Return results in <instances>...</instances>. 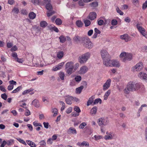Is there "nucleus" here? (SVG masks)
Wrapping results in <instances>:
<instances>
[{
  "mask_svg": "<svg viewBox=\"0 0 147 147\" xmlns=\"http://www.w3.org/2000/svg\"><path fill=\"white\" fill-rule=\"evenodd\" d=\"M79 64L78 63H74L73 61H69L67 62L65 65V69L66 73L70 75L75 71L78 68Z\"/></svg>",
  "mask_w": 147,
  "mask_h": 147,
  "instance_id": "1",
  "label": "nucleus"
},
{
  "mask_svg": "<svg viewBox=\"0 0 147 147\" xmlns=\"http://www.w3.org/2000/svg\"><path fill=\"white\" fill-rule=\"evenodd\" d=\"M143 85L141 83H136L130 82L128 83L127 86V89L124 90V93L128 94L129 91H134L138 90Z\"/></svg>",
  "mask_w": 147,
  "mask_h": 147,
  "instance_id": "2",
  "label": "nucleus"
},
{
  "mask_svg": "<svg viewBox=\"0 0 147 147\" xmlns=\"http://www.w3.org/2000/svg\"><path fill=\"white\" fill-rule=\"evenodd\" d=\"M119 57L121 61L123 62L130 61L132 59V55L131 53L124 51L122 52Z\"/></svg>",
  "mask_w": 147,
  "mask_h": 147,
  "instance_id": "3",
  "label": "nucleus"
},
{
  "mask_svg": "<svg viewBox=\"0 0 147 147\" xmlns=\"http://www.w3.org/2000/svg\"><path fill=\"white\" fill-rule=\"evenodd\" d=\"M91 56V53L88 52L84 53L80 55L78 58V61L81 64L86 63L90 59Z\"/></svg>",
  "mask_w": 147,
  "mask_h": 147,
  "instance_id": "4",
  "label": "nucleus"
},
{
  "mask_svg": "<svg viewBox=\"0 0 147 147\" xmlns=\"http://www.w3.org/2000/svg\"><path fill=\"white\" fill-rule=\"evenodd\" d=\"M143 67V63L139 62L132 67V70L134 72L139 71L142 69Z\"/></svg>",
  "mask_w": 147,
  "mask_h": 147,
  "instance_id": "5",
  "label": "nucleus"
},
{
  "mask_svg": "<svg viewBox=\"0 0 147 147\" xmlns=\"http://www.w3.org/2000/svg\"><path fill=\"white\" fill-rule=\"evenodd\" d=\"M97 123L99 126L101 127L107 125L109 121L107 119L102 117L98 119Z\"/></svg>",
  "mask_w": 147,
  "mask_h": 147,
  "instance_id": "6",
  "label": "nucleus"
},
{
  "mask_svg": "<svg viewBox=\"0 0 147 147\" xmlns=\"http://www.w3.org/2000/svg\"><path fill=\"white\" fill-rule=\"evenodd\" d=\"M84 46L88 49H91L93 46L92 42L90 41L89 38L88 37L85 38L83 43Z\"/></svg>",
  "mask_w": 147,
  "mask_h": 147,
  "instance_id": "7",
  "label": "nucleus"
},
{
  "mask_svg": "<svg viewBox=\"0 0 147 147\" xmlns=\"http://www.w3.org/2000/svg\"><path fill=\"white\" fill-rule=\"evenodd\" d=\"M111 80L110 79H108L103 84L102 89L104 91L107 90L110 86Z\"/></svg>",
  "mask_w": 147,
  "mask_h": 147,
  "instance_id": "8",
  "label": "nucleus"
},
{
  "mask_svg": "<svg viewBox=\"0 0 147 147\" xmlns=\"http://www.w3.org/2000/svg\"><path fill=\"white\" fill-rule=\"evenodd\" d=\"M100 53L103 60H105L109 57V54L105 49L102 50Z\"/></svg>",
  "mask_w": 147,
  "mask_h": 147,
  "instance_id": "9",
  "label": "nucleus"
},
{
  "mask_svg": "<svg viewBox=\"0 0 147 147\" xmlns=\"http://www.w3.org/2000/svg\"><path fill=\"white\" fill-rule=\"evenodd\" d=\"M51 0H44L43 3L46 4V8L49 11H51L52 9V6L51 4Z\"/></svg>",
  "mask_w": 147,
  "mask_h": 147,
  "instance_id": "10",
  "label": "nucleus"
},
{
  "mask_svg": "<svg viewBox=\"0 0 147 147\" xmlns=\"http://www.w3.org/2000/svg\"><path fill=\"white\" fill-rule=\"evenodd\" d=\"M64 64V62L59 63L58 65L53 67L52 70L53 71H55L61 69Z\"/></svg>",
  "mask_w": 147,
  "mask_h": 147,
  "instance_id": "11",
  "label": "nucleus"
},
{
  "mask_svg": "<svg viewBox=\"0 0 147 147\" xmlns=\"http://www.w3.org/2000/svg\"><path fill=\"white\" fill-rule=\"evenodd\" d=\"M86 37H74L73 40L75 43H83L85 38Z\"/></svg>",
  "mask_w": 147,
  "mask_h": 147,
  "instance_id": "12",
  "label": "nucleus"
},
{
  "mask_svg": "<svg viewBox=\"0 0 147 147\" xmlns=\"http://www.w3.org/2000/svg\"><path fill=\"white\" fill-rule=\"evenodd\" d=\"M138 76L139 78L142 80H147V74L144 72H140L138 74Z\"/></svg>",
  "mask_w": 147,
  "mask_h": 147,
  "instance_id": "13",
  "label": "nucleus"
},
{
  "mask_svg": "<svg viewBox=\"0 0 147 147\" xmlns=\"http://www.w3.org/2000/svg\"><path fill=\"white\" fill-rule=\"evenodd\" d=\"M112 63V60L107 58L103 60V64L106 67H111Z\"/></svg>",
  "mask_w": 147,
  "mask_h": 147,
  "instance_id": "14",
  "label": "nucleus"
},
{
  "mask_svg": "<svg viewBox=\"0 0 147 147\" xmlns=\"http://www.w3.org/2000/svg\"><path fill=\"white\" fill-rule=\"evenodd\" d=\"M88 70V67L84 65L80 68L79 72L80 74H84L86 73Z\"/></svg>",
  "mask_w": 147,
  "mask_h": 147,
  "instance_id": "15",
  "label": "nucleus"
},
{
  "mask_svg": "<svg viewBox=\"0 0 147 147\" xmlns=\"http://www.w3.org/2000/svg\"><path fill=\"white\" fill-rule=\"evenodd\" d=\"M137 27L138 31L142 35L144 36H145L146 34L145 29L142 27L140 26L139 25L137 24Z\"/></svg>",
  "mask_w": 147,
  "mask_h": 147,
  "instance_id": "16",
  "label": "nucleus"
},
{
  "mask_svg": "<svg viewBox=\"0 0 147 147\" xmlns=\"http://www.w3.org/2000/svg\"><path fill=\"white\" fill-rule=\"evenodd\" d=\"M137 27L138 31L142 35L144 36H145L146 34L145 29L142 27L140 26L139 25L137 24Z\"/></svg>",
  "mask_w": 147,
  "mask_h": 147,
  "instance_id": "17",
  "label": "nucleus"
},
{
  "mask_svg": "<svg viewBox=\"0 0 147 147\" xmlns=\"http://www.w3.org/2000/svg\"><path fill=\"white\" fill-rule=\"evenodd\" d=\"M112 67H119L120 66L119 61L116 60H112Z\"/></svg>",
  "mask_w": 147,
  "mask_h": 147,
  "instance_id": "18",
  "label": "nucleus"
},
{
  "mask_svg": "<svg viewBox=\"0 0 147 147\" xmlns=\"http://www.w3.org/2000/svg\"><path fill=\"white\" fill-rule=\"evenodd\" d=\"M65 99L66 103L70 105L72 103V101L74 99V98L71 96H65Z\"/></svg>",
  "mask_w": 147,
  "mask_h": 147,
  "instance_id": "19",
  "label": "nucleus"
},
{
  "mask_svg": "<svg viewBox=\"0 0 147 147\" xmlns=\"http://www.w3.org/2000/svg\"><path fill=\"white\" fill-rule=\"evenodd\" d=\"M96 17V13L94 12H92L90 13L88 16V18L91 20H94Z\"/></svg>",
  "mask_w": 147,
  "mask_h": 147,
  "instance_id": "20",
  "label": "nucleus"
},
{
  "mask_svg": "<svg viewBox=\"0 0 147 147\" xmlns=\"http://www.w3.org/2000/svg\"><path fill=\"white\" fill-rule=\"evenodd\" d=\"M114 136L115 135L114 134L110 133L109 135L105 136L104 138L106 140H111L113 138Z\"/></svg>",
  "mask_w": 147,
  "mask_h": 147,
  "instance_id": "21",
  "label": "nucleus"
},
{
  "mask_svg": "<svg viewBox=\"0 0 147 147\" xmlns=\"http://www.w3.org/2000/svg\"><path fill=\"white\" fill-rule=\"evenodd\" d=\"M68 132L70 134H76L77 132L75 128L71 127L69 128L68 131Z\"/></svg>",
  "mask_w": 147,
  "mask_h": 147,
  "instance_id": "22",
  "label": "nucleus"
},
{
  "mask_svg": "<svg viewBox=\"0 0 147 147\" xmlns=\"http://www.w3.org/2000/svg\"><path fill=\"white\" fill-rule=\"evenodd\" d=\"M34 90V89L33 88H30L29 89H27L23 91L22 92V94L23 95H26L29 93H30V92Z\"/></svg>",
  "mask_w": 147,
  "mask_h": 147,
  "instance_id": "23",
  "label": "nucleus"
},
{
  "mask_svg": "<svg viewBox=\"0 0 147 147\" xmlns=\"http://www.w3.org/2000/svg\"><path fill=\"white\" fill-rule=\"evenodd\" d=\"M77 145L80 146H89V143L86 141H83L82 143H81L80 142H78L77 143Z\"/></svg>",
  "mask_w": 147,
  "mask_h": 147,
  "instance_id": "24",
  "label": "nucleus"
},
{
  "mask_svg": "<svg viewBox=\"0 0 147 147\" xmlns=\"http://www.w3.org/2000/svg\"><path fill=\"white\" fill-rule=\"evenodd\" d=\"M84 88L83 86H81L80 87L76 88V93L77 94H80L82 92Z\"/></svg>",
  "mask_w": 147,
  "mask_h": 147,
  "instance_id": "25",
  "label": "nucleus"
},
{
  "mask_svg": "<svg viewBox=\"0 0 147 147\" xmlns=\"http://www.w3.org/2000/svg\"><path fill=\"white\" fill-rule=\"evenodd\" d=\"M32 105L36 107H38L40 106L38 101L37 99H34L32 102Z\"/></svg>",
  "mask_w": 147,
  "mask_h": 147,
  "instance_id": "26",
  "label": "nucleus"
},
{
  "mask_svg": "<svg viewBox=\"0 0 147 147\" xmlns=\"http://www.w3.org/2000/svg\"><path fill=\"white\" fill-rule=\"evenodd\" d=\"M58 76L60 79L61 80H64L65 77V74L64 72L60 71L58 73Z\"/></svg>",
  "mask_w": 147,
  "mask_h": 147,
  "instance_id": "27",
  "label": "nucleus"
},
{
  "mask_svg": "<svg viewBox=\"0 0 147 147\" xmlns=\"http://www.w3.org/2000/svg\"><path fill=\"white\" fill-rule=\"evenodd\" d=\"M36 14L33 12H30L28 14V17L31 20L34 19L36 17Z\"/></svg>",
  "mask_w": 147,
  "mask_h": 147,
  "instance_id": "28",
  "label": "nucleus"
},
{
  "mask_svg": "<svg viewBox=\"0 0 147 147\" xmlns=\"http://www.w3.org/2000/svg\"><path fill=\"white\" fill-rule=\"evenodd\" d=\"M57 55L58 58L61 59L64 56V52L62 51H59L57 53Z\"/></svg>",
  "mask_w": 147,
  "mask_h": 147,
  "instance_id": "29",
  "label": "nucleus"
},
{
  "mask_svg": "<svg viewBox=\"0 0 147 147\" xmlns=\"http://www.w3.org/2000/svg\"><path fill=\"white\" fill-rule=\"evenodd\" d=\"M27 143L31 147H36V145L34 142L29 140H26Z\"/></svg>",
  "mask_w": 147,
  "mask_h": 147,
  "instance_id": "30",
  "label": "nucleus"
},
{
  "mask_svg": "<svg viewBox=\"0 0 147 147\" xmlns=\"http://www.w3.org/2000/svg\"><path fill=\"white\" fill-rule=\"evenodd\" d=\"M48 27L50 30H53L56 32H58L59 31L58 28L57 27H55L53 25L52 26L51 25H49L48 26Z\"/></svg>",
  "mask_w": 147,
  "mask_h": 147,
  "instance_id": "31",
  "label": "nucleus"
},
{
  "mask_svg": "<svg viewBox=\"0 0 147 147\" xmlns=\"http://www.w3.org/2000/svg\"><path fill=\"white\" fill-rule=\"evenodd\" d=\"M111 93V90H108L105 93L104 96V99L106 100L107 99L108 97Z\"/></svg>",
  "mask_w": 147,
  "mask_h": 147,
  "instance_id": "32",
  "label": "nucleus"
},
{
  "mask_svg": "<svg viewBox=\"0 0 147 147\" xmlns=\"http://www.w3.org/2000/svg\"><path fill=\"white\" fill-rule=\"evenodd\" d=\"M97 110V107H94L91 110V113L92 115H95L96 113Z\"/></svg>",
  "mask_w": 147,
  "mask_h": 147,
  "instance_id": "33",
  "label": "nucleus"
},
{
  "mask_svg": "<svg viewBox=\"0 0 147 147\" xmlns=\"http://www.w3.org/2000/svg\"><path fill=\"white\" fill-rule=\"evenodd\" d=\"M74 80L76 82L78 83L81 81L82 77L80 76H76L75 77Z\"/></svg>",
  "mask_w": 147,
  "mask_h": 147,
  "instance_id": "34",
  "label": "nucleus"
},
{
  "mask_svg": "<svg viewBox=\"0 0 147 147\" xmlns=\"http://www.w3.org/2000/svg\"><path fill=\"white\" fill-rule=\"evenodd\" d=\"M22 89V87L21 86H20L16 88L12 91V93H16L18 92L20 90Z\"/></svg>",
  "mask_w": 147,
  "mask_h": 147,
  "instance_id": "35",
  "label": "nucleus"
},
{
  "mask_svg": "<svg viewBox=\"0 0 147 147\" xmlns=\"http://www.w3.org/2000/svg\"><path fill=\"white\" fill-rule=\"evenodd\" d=\"M94 98V97L92 96L89 99L87 102V105L88 106H89L92 103Z\"/></svg>",
  "mask_w": 147,
  "mask_h": 147,
  "instance_id": "36",
  "label": "nucleus"
},
{
  "mask_svg": "<svg viewBox=\"0 0 147 147\" xmlns=\"http://www.w3.org/2000/svg\"><path fill=\"white\" fill-rule=\"evenodd\" d=\"M94 37H97V35L100 34V31L96 28L94 29Z\"/></svg>",
  "mask_w": 147,
  "mask_h": 147,
  "instance_id": "37",
  "label": "nucleus"
},
{
  "mask_svg": "<svg viewBox=\"0 0 147 147\" xmlns=\"http://www.w3.org/2000/svg\"><path fill=\"white\" fill-rule=\"evenodd\" d=\"M98 102H99L100 104H101L102 103V100L100 98H98L96 99L93 103V105H94L96 104H98Z\"/></svg>",
  "mask_w": 147,
  "mask_h": 147,
  "instance_id": "38",
  "label": "nucleus"
},
{
  "mask_svg": "<svg viewBox=\"0 0 147 147\" xmlns=\"http://www.w3.org/2000/svg\"><path fill=\"white\" fill-rule=\"evenodd\" d=\"M52 112L53 113V116L55 117L57 115L58 110L56 108H53L51 110Z\"/></svg>",
  "mask_w": 147,
  "mask_h": 147,
  "instance_id": "39",
  "label": "nucleus"
},
{
  "mask_svg": "<svg viewBox=\"0 0 147 147\" xmlns=\"http://www.w3.org/2000/svg\"><path fill=\"white\" fill-rule=\"evenodd\" d=\"M31 2L35 5H39L41 3L40 0H31Z\"/></svg>",
  "mask_w": 147,
  "mask_h": 147,
  "instance_id": "40",
  "label": "nucleus"
},
{
  "mask_svg": "<svg viewBox=\"0 0 147 147\" xmlns=\"http://www.w3.org/2000/svg\"><path fill=\"white\" fill-rule=\"evenodd\" d=\"M40 25L41 27L45 28L47 26L48 24L46 21H42L40 22Z\"/></svg>",
  "mask_w": 147,
  "mask_h": 147,
  "instance_id": "41",
  "label": "nucleus"
},
{
  "mask_svg": "<svg viewBox=\"0 0 147 147\" xmlns=\"http://www.w3.org/2000/svg\"><path fill=\"white\" fill-rule=\"evenodd\" d=\"M77 26L79 27H82L83 26V24L81 21L78 20L76 22Z\"/></svg>",
  "mask_w": 147,
  "mask_h": 147,
  "instance_id": "42",
  "label": "nucleus"
},
{
  "mask_svg": "<svg viewBox=\"0 0 147 147\" xmlns=\"http://www.w3.org/2000/svg\"><path fill=\"white\" fill-rule=\"evenodd\" d=\"M16 139L17 140H18L19 142H20V143L24 144L25 146H26L27 145V144L26 142L22 139L20 138H16Z\"/></svg>",
  "mask_w": 147,
  "mask_h": 147,
  "instance_id": "43",
  "label": "nucleus"
},
{
  "mask_svg": "<svg viewBox=\"0 0 147 147\" xmlns=\"http://www.w3.org/2000/svg\"><path fill=\"white\" fill-rule=\"evenodd\" d=\"M57 25H61L62 24V21L59 18H57L55 21Z\"/></svg>",
  "mask_w": 147,
  "mask_h": 147,
  "instance_id": "44",
  "label": "nucleus"
},
{
  "mask_svg": "<svg viewBox=\"0 0 147 147\" xmlns=\"http://www.w3.org/2000/svg\"><path fill=\"white\" fill-rule=\"evenodd\" d=\"M90 5L91 7H96L98 6V3L97 2H93L90 3Z\"/></svg>",
  "mask_w": 147,
  "mask_h": 147,
  "instance_id": "45",
  "label": "nucleus"
},
{
  "mask_svg": "<svg viewBox=\"0 0 147 147\" xmlns=\"http://www.w3.org/2000/svg\"><path fill=\"white\" fill-rule=\"evenodd\" d=\"M84 22L86 26H88L90 24L91 22L90 21L88 20H85L84 21Z\"/></svg>",
  "mask_w": 147,
  "mask_h": 147,
  "instance_id": "46",
  "label": "nucleus"
},
{
  "mask_svg": "<svg viewBox=\"0 0 147 147\" xmlns=\"http://www.w3.org/2000/svg\"><path fill=\"white\" fill-rule=\"evenodd\" d=\"M12 12L18 14L19 12V10L18 8L14 7L12 10Z\"/></svg>",
  "mask_w": 147,
  "mask_h": 147,
  "instance_id": "47",
  "label": "nucleus"
},
{
  "mask_svg": "<svg viewBox=\"0 0 147 147\" xmlns=\"http://www.w3.org/2000/svg\"><path fill=\"white\" fill-rule=\"evenodd\" d=\"M95 138V140L96 141H98L100 139L102 138V136L100 135H95L94 136Z\"/></svg>",
  "mask_w": 147,
  "mask_h": 147,
  "instance_id": "48",
  "label": "nucleus"
},
{
  "mask_svg": "<svg viewBox=\"0 0 147 147\" xmlns=\"http://www.w3.org/2000/svg\"><path fill=\"white\" fill-rule=\"evenodd\" d=\"M74 110L76 111V112H77L79 113L81 112V110L79 107L77 106H75L74 107Z\"/></svg>",
  "mask_w": 147,
  "mask_h": 147,
  "instance_id": "49",
  "label": "nucleus"
},
{
  "mask_svg": "<svg viewBox=\"0 0 147 147\" xmlns=\"http://www.w3.org/2000/svg\"><path fill=\"white\" fill-rule=\"evenodd\" d=\"M86 125L87 124L86 122H83L79 125V128L80 129H83Z\"/></svg>",
  "mask_w": 147,
  "mask_h": 147,
  "instance_id": "50",
  "label": "nucleus"
},
{
  "mask_svg": "<svg viewBox=\"0 0 147 147\" xmlns=\"http://www.w3.org/2000/svg\"><path fill=\"white\" fill-rule=\"evenodd\" d=\"M72 110V107H70L67 109L66 110V112L67 114H69L71 112Z\"/></svg>",
  "mask_w": 147,
  "mask_h": 147,
  "instance_id": "51",
  "label": "nucleus"
},
{
  "mask_svg": "<svg viewBox=\"0 0 147 147\" xmlns=\"http://www.w3.org/2000/svg\"><path fill=\"white\" fill-rule=\"evenodd\" d=\"M122 40H125V42H127L131 40L130 37H121Z\"/></svg>",
  "mask_w": 147,
  "mask_h": 147,
  "instance_id": "52",
  "label": "nucleus"
},
{
  "mask_svg": "<svg viewBox=\"0 0 147 147\" xmlns=\"http://www.w3.org/2000/svg\"><path fill=\"white\" fill-rule=\"evenodd\" d=\"M116 9L117 12L121 15H123V13L119 9L118 7H117L116 8Z\"/></svg>",
  "mask_w": 147,
  "mask_h": 147,
  "instance_id": "53",
  "label": "nucleus"
},
{
  "mask_svg": "<svg viewBox=\"0 0 147 147\" xmlns=\"http://www.w3.org/2000/svg\"><path fill=\"white\" fill-rule=\"evenodd\" d=\"M15 60L20 63H22L24 61L23 59H19L18 57L15 59Z\"/></svg>",
  "mask_w": 147,
  "mask_h": 147,
  "instance_id": "54",
  "label": "nucleus"
},
{
  "mask_svg": "<svg viewBox=\"0 0 147 147\" xmlns=\"http://www.w3.org/2000/svg\"><path fill=\"white\" fill-rule=\"evenodd\" d=\"M49 11L47 12V15L48 17H49L53 15L55 11Z\"/></svg>",
  "mask_w": 147,
  "mask_h": 147,
  "instance_id": "55",
  "label": "nucleus"
},
{
  "mask_svg": "<svg viewBox=\"0 0 147 147\" xmlns=\"http://www.w3.org/2000/svg\"><path fill=\"white\" fill-rule=\"evenodd\" d=\"M71 115L72 117H76L78 116L79 115V113L76 112H73L71 113Z\"/></svg>",
  "mask_w": 147,
  "mask_h": 147,
  "instance_id": "56",
  "label": "nucleus"
},
{
  "mask_svg": "<svg viewBox=\"0 0 147 147\" xmlns=\"http://www.w3.org/2000/svg\"><path fill=\"white\" fill-rule=\"evenodd\" d=\"M117 21L115 19L113 20L111 22L112 25L113 26H115L117 24Z\"/></svg>",
  "mask_w": 147,
  "mask_h": 147,
  "instance_id": "57",
  "label": "nucleus"
},
{
  "mask_svg": "<svg viewBox=\"0 0 147 147\" xmlns=\"http://www.w3.org/2000/svg\"><path fill=\"white\" fill-rule=\"evenodd\" d=\"M76 85L75 81L73 80H71L70 81L69 85L71 86H74Z\"/></svg>",
  "mask_w": 147,
  "mask_h": 147,
  "instance_id": "58",
  "label": "nucleus"
},
{
  "mask_svg": "<svg viewBox=\"0 0 147 147\" xmlns=\"http://www.w3.org/2000/svg\"><path fill=\"white\" fill-rule=\"evenodd\" d=\"M24 114L26 116H28L30 115V111L28 109H27L26 111H25Z\"/></svg>",
  "mask_w": 147,
  "mask_h": 147,
  "instance_id": "59",
  "label": "nucleus"
},
{
  "mask_svg": "<svg viewBox=\"0 0 147 147\" xmlns=\"http://www.w3.org/2000/svg\"><path fill=\"white\" fill-rule=\"evenodd\" d=\"M60 42L62 43H63L66 41L65 37H59Z\"/></svg>",
  "mask_w": 147,
  "mask_h": 147,
  "instance_id": "60",
  "label": "nucleus"
},
{
  "mask_svg": "<svg viewBox=\"0 0 147 147\" xmlns=\"http://www.w3.org/2000/svg\"><path fill=\"white\" fill-rule=\"evenodd\" d=\"M78 4L79 5L81 6H83L84 5V3L83 1L82 0H80L78 2Z\"/></svg>",
  "mask_w": 147,
  "mask_h": 147,
  "instance_id": "61",
  "label": "nucleus"
},
{
  "mask_svg": "<svg viewBox=\"0 0 147 147\" xmlns=\"http://www.w3.org/2000/svg\"><path fill=\"white\" fill-rule=\"evenodd\" d=\"M98 23L99 25L101 26L103 24L104 22L102 20H100L98 21Z\"/></svg>",
  "mask_w": 147,
  "mask_h": 147,
  "instance_id": "62",
  "label": "nucleus"
},
{
  "mask_svg": "<svg viewBox=\"0 0 147 147\" xmlns=\"http://www.w3.org/2000/svg\"><path fill=\"white\" fill-rule=\"evenodd\" d=\"M21 12L22 14L23 15H27L28 14V12L26 10L24 9H22L21 11Z\"/></svg>",
  "mask_w": 147,
  "mask_h": 147,
  "instance_id": "63",
  "label": "nucleus"
},
{
  "mask_svg": "<svg viewBox=\"0 0 147 147\" xmlns=\"http://www.w3.org/2000/svg\"><path fill=\"white\" fill-rule=\"evenodd\" d=\"M147 7V1H146L144 3L142 6V9H145Z\"/></svg>",
  "mask_w": 147,
  "mask_h": 147,
  "instance_id": "64",
  "label": "nucleus"
}]
</instances>
